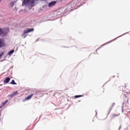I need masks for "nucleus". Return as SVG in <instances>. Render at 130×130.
I'll return each mask as SVG.
<instances>
[{
  "label": "nucleus",
  "instance_id": "1",
  "mask_svg": "<svg viewBox=\"0 0 130 130\" xmlns=\"http://www.w3.org/2000/svg\"><path fill=\"white\" fill-rule=\"evenodd\" d=\"M10 32L9 28L2 29L0 27V36L2 37H5V36L8 35V33Z\"/></svg>",
  "mask_w": 130,
  "mask_h": 130
},
{
  "label": "nucleus",
  "instance_id": "2",
  "mask_svg": "<svg viewBox=\"0 0 130 130\" xmlns=\"http://www.w3.org/2000/svg\"><path fill=\"white\" fill-rule=\"evenodd\" d=\"M6 47V44H5V39H0V48L2 47Z\"/></svg>",
  "mask_w": 130,
  "mask_h": 130
},
{
  "label": "nucleus",
  "instance_id": "3",
  "mask_svg": "<svg viewBox=\"0 0 130 130\" xmlns=\"http://www.w3.org/2000/svg\"><path fill=\"white\" fill-rule=\"evenodd\" d=\"M126 88H127V84H124L121 86H120V89L122 90V91L123 92L125 91Z\"/></svg>",
  "mask_w": 130,
  "mask_h": 130
},
{
  "label": "nucleus",
  "instance_id": "4",
  "mask_svg": "<svg viewBox=\"0 0 130 130\" xmlns=\"http://www.w3.org/2000/svg\"><path fill=\"white\" fill-rule=\"evenodd\" d=\"M34 31V28H27L24 30V34H27V33H30V32H33Z\"/></svg>",
  "mask_w": 130,
  "mask_h": 130
},
{
  "label": "nucleus",
  "instance_id": "5",
  "mask_svg": "<svg viewBox=\"0 0 130 130\" xmlns=\"http://www.w3.org/2000/svg\"><path fill=\"white\" fill-rule=\"evenodd\" d=\"M18 92L17 91L14 92V93H13L12 94H11L9 95V97H10V98H13L14 97H15V96H16V95H18Z\"/></svg>",
  "mask_w": 130,
  "mask_h": 130
},
{
  "label": "nucleus",
  "instance_id": "6",
  "mask_svg": "<svg viewBox=\"0 0 130 130\" xmlns=\"http://www.w3.org/2000/svg\"><path fill=\"white\" fill-rule=\"evenodd\" d=\"M55 5H56V1H53L49 4V7L50 8L53 7Z\"/></svg>",
  "mask_w": 130,
  "mask_h": 130
},
{
  "label": "nucleus",
  "instance_id": "7",
  "mask_svg": "<svg viewBox=\"0 0 130 130\" xmlns=\"http://www.w3.org/2000/svg\"><path fill=\"white\" fill-rule=\"evenodd\" d=\"M10 80L11 78L10 77H7L4 80V83H5V84H8V83H9Z\"/></svg>",
  "mask_w": 130,
  "mask_h": 130
},
{
  "label": "nucleus",
  "instance_id": "8",
  "mask_svg": "<svg viewBox=\"0 0 130 130\" xmlns=\"http://www.w3.org/2000/svg\"><path fill=\"white\" fill-rule=\"evenodd\" d=\"M23 4L25 5H30V0H23Z\"/></svg>",
  "mask_w": 130,
  "mask_h": 130
},
{
  "label": "nucleus",
  "instance_id": "9",
  "mask_svg": "<svg viewBox=\"0 0 130 130\" xmlns=\"http://www.w3.org/2000/svg\"><path fill=\"white\" fill-rule=\"evenodd\" d=\"M34 95V94H31L28 96H27L26 98H25V101L27 100H30V98H32V97H33V95Z\"/></svg>",
  "mask_w": 130,
  "mask_h": 130
},
{
  "label": "nucleus",
  "instance_id": "10",
  "mask_svg": "<svg viewBox=\"0 0 130 130\" xmlns=\"http://www.w3.org/2000/svg\"><path fill=\"white\" fill-rule=\"evenodd\" d=\"M15 52V50H11L10 52L8 53V55H12L13 53Z\"/></svg>",
  "mask_w": 130,
  "mask_h": 130
},
{
  "label": "nucleus",
  "instance_id": "11",
  "mask_svg": "<svg viewBox=\"0 0 130 130\" xmlns=\"http://www.w3.org/2000/svg\"><path fill=\"white\" fill-rule=\"evenodd\" d=\"M120 114L118 113V114H114L112 115V118H114V117H115V116H119Z\"/></svg>",
  "mask_w": 130,
  "mask_h": 130
},
{
  "label": "nucleus",
  "instance_id": "12",
  "mask_svg": "<svg viewBox=\"0 0 130 130\" xmlns=\"http://www.w3.org/2000/svg\"><path fill=\"white\" fill-rule=\"evenodd\" d=\"M8 102H9V101H8V100H6V101H5L4 102H3V103H2L3 106H5V105H6V104H7V103H8Z\"/></svg>",
  "mask_w": 130,
  "mask_h": 130
},
{
  "label": "nucleus",
  "instance_id": "13",
  "mask_svg": "<svg viewBox=\"0 0 130 130\" xmlns=\"http://www.w3.org/2000/svg\"><path fill=\"white\" fill-rule=\"evenodd\" d=\"M10 84H11L12 85H17V83H16V82H15V80H13Z\"/></svg>",
  "mask_w": 130,
  "mask_h": 130
},
{
  "label": "nucleus",
  "instance_id": "14",
  "mask_svg": "<svg viewBox=\"0 0 130 130\" xmlns=\"http://www.w3.org/2000/svg\"><path fill=\"white\" fill-rule=\"evenodd\" d=\"M33 4H35V1L34 0H30L29 5H33Z\"/></svg>",
  "mask_w": 130,
  "mask_h": 130
},
{
  "label": "nucleus",
  "instance_id": "15",
  "mask_svg": "<svg viewBox=\"0 0 130 130\" xmlns=\"http://www.w3.org/2000/svg\"><path fill=\"white\" fill-rule=\"evenodd\" d=\"M82 95H75V98H80V97H82Z\"/></svg>",
  "mask_w": 130,
  "mask_h": 130
},
{
  "label": "nucleus",
  "instance_id": "16",
  "mask_svg": "<svg viewBox=\"0 0 130 130\" xmlns=\"http://www.w3.org/2000/svg\"><path fill=\"white\" fill-rule=\"evenodd\" d=\"M4 52H2L1 54H0V59H2V57H3V55H4Z\"/></svg>",
  "mask_w": 130,
  "mask_h": 130
},
{
  "label": "nucleus",
  "instance_id": "17",
  "mask_svg": "<svg viewBox=\"0 0 130 130\" xmlns=\"http://www.w3.org/2000/svg\"><path fill=\"white\" fill-rule=\"evenodd\" d=\"M14 5H15V4L14 3V2H11L10 3V5L11 6V7H14Z\"/></svg>",
  "mask_w": 130,
  "mask_h": 130
},
{
  "label": "nucleus",
  "instance_id": "18",
  "mask_svg": "<svg viewBox=\"0 0 130 130\" xmlns=\"http://www.w3.org/2000/svg\"><path fill=\"white\" fill-rule=\"evenodd\" d=\"M115 103H113L112 105V107H113V105H115Z\"/></svg>",
  "mask_w": 130,
  "mask_h": 130
},
{
  "label": "nucleus",
  "instance_id": "19",
  "mask_svg": "<svg viewBox=\"0 0 130 130\" xmlns=\"http://www.w3.org/2000/svg\"><path fill=\"white\" fill-rule=\"evenodd\" d=\"M111 111V109L110 110L109 113Z\"/></svg>",
  "mask_w": 130,
  "mask_h": 130
},
{
  "label": "nucleus",
  "instance_id": "20",
  "mask_svg": "<svg viewBox=\"0 0 130 130\" xmlns=\"http://www.w3.org/2000/svg\"><path fill=\"white\" fill-rule=\"evenodd\" d=\"M122 112H123V110H122Z\"/></svg>",
  "mask_w": 130,
  "mask_h": 130
},
{
  "label": "nucleus",
  "instance_id": "21",
  "mask_svg": "<svg viewBox=\"0 0 130 130\" xmlns=\"http://www.w3.org/2000/svg\"><path fill=\"white\" fill-rule=\"evenodd\" d=\"M2 2V0H0V2Z\"/></svg>",
  "mask_w": 130,
  "mask_h": 130
},
{
  "label": "nucleus",
  "instance_id": "22",
  "mask_svg": "<svg viewBox=\"0 0 130 130\" xmlns=\"http://www.w3.org/2000/svg\"><path fill=\"white\" fill-rule=\"evenodd\" d=\"M127 102H128V100H127Z\"/></svg>",
  "mask_w": 130,
  "mask_h": 130
}]
</instances>
